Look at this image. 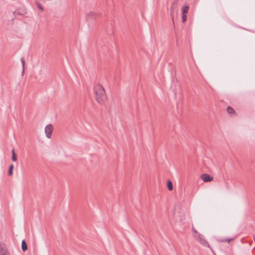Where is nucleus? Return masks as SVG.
Segmentation results:
<instances>
[{
    "label": "nucleus",
    "instance_id": "nucleus-10",
    "mask_svg": "<svg viewBox=\"0 0 255 255\" xmlns=\"http://www.w3.org/2000/svg\"><path fill=\"white\" fill-rule=\"evenodd\" d=\"M13 168V165L11 164L9 166V170L8 172V174L9 176H11L12 175Z\"/></svg>",
    "mask_w": 255,
    "mask_h": 255
},
{
    "label": "nucleus",
    "instance_id": "nucleus-4",
    "mask_svg": "<svg viewBox=\"0 0 255 255\" xmlns=\"http://www.w3.org/2000/svg\"><path fill=\"white\" fill-rule=\"evenodd\" d=\"M189 10L188 5H184L181 8L182 11V20L183 22H185L187 18V13Z\"/></svg>",
    "mask_w": 255,
    "mask_h": 255
},
{
    "label": "nucleus",
    "instance_id": "nucleus-9",
    "mask_svg": "<svg viewBox=\"0 0 255 255\" xmlns=\"http://www.w3.org/2000/svg\"><path fill=\"white\" fill-rule=\"evenodd\" d=\"M167 188L169 191H172L173 189L172 183L170 180H168L167 182Z\"/></svg>",
    "mask_w": 255,
    "mask_h": 255
},
{
    "label": "nucleus",
    "instance_id": "nucleus-2",
    "mask_svg": "<svg viewBox=\"0 0 255 255\" xmlns=\"http://www.w3.org/2000/svg\"><path fill=\"white\" fill-rule=\"evenodd\" d=\"M192 232L193 236L196 240L203 246L205 247H209V245L206 240L199 234V233L194 228H192Z\"/></svg>",
    "mask_w": 255,
    "mask_h": 255
},
{
    "label": "nucleus",
    "instance_id": "nucleus-14",
    "mask_svg": "<svg viewBox=\"0 0 255 255\" xmlns=\"http://www.w3.org/2000/svg\"><path fill=\"white\" fill-rule=\"evenodd\" d=\"M231 240H222V242H230V241H231Z\"/></svg>",
    "mask_w": 255,
    "mask_h": 255
},
{
    "label": "nucleus",
    "instance_id": "nucleus-8",
    "mask_svg": "<svg viewBox=\"0 0 255 255\" xmlns=\"http://www.w3.org/2000/svg\"><path fill=\"white\" fill-rule=\"evenodd\" d=\"M21 248L23 251H25L27 250V246L26 242L24 240L22 241Z\"/></svg>",
    "mask_w": 255,
    "mask_h": 255
},
{
    "label": "nucleus",
    "instance_id": "nucleus-5",
    "mask_svg": "<svg viewBox=\"0 0 255 255\" xmlns=\"http://www.w3.org/2000/svg\"><path fill=\"white\" fill-rule=\"evenodd\" d=\"M0 255H10L7 247L4 244H0Z\"/></svg>",
    "mask_w": 255,
    "mask_h": 255
},
{
    "label": "nucleus",
    "instance_id": "nucleus-15",
    "mask_svg": "<svg viewBox=\"0 0 255 255\" xmlns=\"http://www.w3.org/2000/svg\"><path fill=\"white\" fill-rule=\"evenodd\" d=\"M21 61H22V63L23 67H24V60L23 59H22V60H21Z\"/></svg>",
    "mask_w": 255,
    "mask_h": 255
},
{
    "label": "nucleus",
    "instance_id": "nucleus-3",
    "mask_svg": "<svg viewBox=\"0 0 255 255\" xmlns=\"http://www.w3.org/2000/svg\"><path fill=\"white\" fill-rule=\"evenodd\" d=\"M54 127L52 124L47 125L44 128V132L46 137L50 139L52 137Z\"/></svg>",
    "mask_w": 255,
    "mask_h": 255
},
{
    "label": "nucleus",
    "instance_id": "nucleus-7",
    "mask_svg": "<svg viewBox=\"0 0 255 255\" xmlns=\"http://www.w3.org/2000/svg\"><path fill=\"white\" fill-rule=\"evenodd\" d=\"M177 6V2L176 1L174 2L171 6V16L172 17V19L173 20V14L174 12V10Z\"/></svg>",
    "mask_w": 255,
    "mask_h": 255
},
{
    "label": "nucleus",
    "instance_id": "nucleus-6",
    "mask_svg": "<svg viewBox=\"0 0 255 255\" xmlns=\"http://www.w3.org/2000/svg\"><path fill=\"white\" fill-rule=\"evenodd\" d=\"M200 177L204 182H211L214 180L212 176L206 173L202 174Z\"/></svg>",
    "mask_w": 255,
    "mask_h": 255
},
{
    "label": "nucleus",
    "instance_id": "nucleus-1",
    "mask_svg": "<svg viewBox=\"0 0 255 255\" xmlns=\"http://www.w3.org/2000/svg\"><path fill=\"white\" fill-rule=\"evenodd\" d=\"M92 90L95 101L99 105H104L108 98L106 90L103 85L100 82H96L94 84Z\"/></svg>",
    "mask_w": 255,
    "mask_h": 255
},
{
    "label": "nucleus",
    "instance_id": "nucleus-13",
    "mask_svg": "<svg viewBox=\"0 0 255 255\" xmlns=\"http://www.w3.org/2000/svg\"><path fill=\"white\" fill-rule=\"evenodd\" d=\"M36 5L38 7V8L41 11H43V7L42 6V5L38 2L36 3Z\"/></svg>",
    "mask_w": 255,
    "mask_h": 255
},
{
    "label": "nucleus",
    "instance_id": "nucleus-11",
    "mask_svg": "<svg viewBox=\"0 0 255 255\" xmlns=\"http://www.w3.org/2000/svg\"><path fill=\"white\" fill-rule=\"evenodd\" d=\"M227 111L228 113L230 114H233L234 112V110L230 107H229L227 108Z\"/></svg>",
    "mask_w": 255,
    "mask_h": 255
},
{
    "label": "nucleus",
    "instance_id": "nucleus-12",
    "mask_svg": "<svg viewBox=\"0 0 255 255\" xmlns=\"http://www.w3.org/2000/svg\"><path fill=\"white\" fill-rule=\"evenodd\" d=\"M12 160L14 161H16V160H17L16 156L15 153L13 149L12 151Z\"/></svg>",
    "mask_w": 255,
    "mask_h": 255
}]
</instances>
